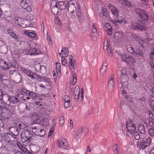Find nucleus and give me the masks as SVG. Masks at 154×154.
<instances>
[{
  "instance_id": "55",
  "label": "nucleus",
  "mask_w": 154,
  "mask_h": 154,
  "mask_svg": "<svg viewBox=\"0 0 154 154\" xmlns=\"http://www.w3.org/2000/svg\"><path fill=\"white\" fill-rule=\"evenodd\" d=\"M93 29H92V32L93 33V35H96V33H97V29L94 26V24H93Z\"/></svg>"
},
{
  "instance_id": "46",
  "label": "nucleus",
  "mask_w": 154,
  "mask_h": 154,
  "mask_svg": "<svg viewBox=\"0 0 154 154\" xmlns=\"http://www.w3.org/2000/svg\"><path fill=\"white\" fill-rule=\"evenodd\" d=\"M101 13L103 15L107 16L108 14V12L106 9L104 8H102Z\"/></svg>"
},
{
  "instance_id": "31",
  "label": "nucleus",
  "mask_w": 154,
  "mask_h": 154,
  "mask_svg": "<svg viewBox=\"0 0 154 154\" xmlns=\"http://www.w3.org/2000/svg\"><path fill=\"white\" fill-rule=\"evenodd\" d=\"M38 132L36 133L37 135L41 137L44 136L45 134V131L44 129H40L38 130Z\"/></svg>"
},
{
  "instance_id": "62",
  "label": "nucleus",
  "mask_w": 154,
  "mask_h": 154,
  "mask_svg": "<svg viewBox=\"0 0 154 154\" xmlns=\"http://www.w3.org/2000/svg\"><path fill=\"white\" fill-rule=\"evenodd\" d=\"M77 82L76 77H75V76H73V80H72V84L73 85H74Z\"/></svg>"
},
{
  "instance_id": "29",
  "label": "nucleus",
  "mask_w": 154,
  "mask_h": 154,
  "mask_svg": "<svg viewBox=\"0 0 154 154\" xmlns=\"http://www.w3.org/2000/svg\"><path fill=\"white\" fill-rule=\"evenodd\" d=\"M138 131L141 134H144L145 133V130L144 126L142 125H139L138 127Z\"/></svg>"
},
{
  "instance_id": "49",
  "label": "nucleus",
  "mask_w": 154,
  "mask_h": 154,
  "mask_svg": "<svg viewBox=\"0 0 154 154\" xmlns=\"http://www.w3.org/2000/svg\"><path fill=\"white\" fill-rule=\"evenodd\" d=\"M64 123V119L63 117H61L60 118L59 124L61 126H62Z\"/></svg>"
},
{
  "instance_id": "58",
  "label": "nucleus",
  "mask_w": 154,
  "mask_h": 154,
  "mask_svg": "<svg viewBox=\"0 0 154 154\" xmlns=\"http://www.w3.org/2000/svg\"><path fill=\"white\" fill-rule=\"evenodd\" d=\"M10 35H11L15 39L17 40L18 39L17 35L13 32L12 33V34H11Z\"/></svg>"
},
{
  "instance_id": "43",
  "label": "nucleus",
  "mask_w": 154,
  "mask_h": 154,
  "mask_svg": "<svg viewBox=\"0 0 154 154\" xmlns=\"http://www.w3.org/2000/svg\"><path fill=\"white\" fill-rule=\"evenodd\" d=\"M133 134H134V138L136 140H138L140 139V137L137 132H134Z\"/></svg>"
},
{
  "instance_id": "40",
  "label": "nucleus",
  "mask_w": 154,
  "mask_h": 154,
  "mask_svg": "<svg viewBox=\"0 0 154 154\" xmlns=\"http://www.w3.org/2000/svg\"><path fill=\"white\" fill-rule=\"evenodd\" d=\"M106 70L107 68H106V67H102L100 70V74L102 76H103L104 75V74L106 73Z\"/></svg>"
},
{
  "instance_id": "54",
  "label": "nucleus",
  "mask_w": 154,
  "mask_h": 154,
  "mask_svg": "<svg viewBox=\"0 0 154 154\" xmlns=\"http://www.w3.org/2000/svg\"><path fill=\"white\" fill-rule=\"evenodd\" d=\"M124 19L123 20H114V22L115 23V24L116 25V23H122L123 22Z\"/></svg>"
},
{
  "instance_id": "8",
  "label": "nucleus",
  "mask_w": 154,
  "mask_h": 154,
  "mask_svg": "<svg viewBox=\"0 0 154 154\" xmlns=\"http://www.w3.org/2000/svg\"><path fill=\"white\" fill-rule=\"evenodd\" d=\"M9 75L10 77L14 79L16 81L20 82L21 80V76L20 72L17 70H11L9 71Z\"/></svg>"
},
{
  "instance_id": "20",
  "label": "nucleus",
  "mask_w": 154,
  "mask_h": 154,
  "mask_svg": "<svg viewBox=\"0 0 154 154\" xmlns=\"http://www.w3.org/2000/svg\"><path fill=\"white\" fill-rule=\"evenodd\" d=\"M30 49L28 51V54L30 55L38 54L41 53V51L38 49L35 48H32L30 47Z\"/></svg>"
},
{
  "instance_id": "56",
  "label": "nucleus",
  "mask_w": 154,
  "mask_h": 154,
  "mask_svg": "<svg viewBox=\"0 0 154 154\" xmlns=\"http://www.w3.org/2000/svg\"><path fill=\"white\" fill-rule=\"evenodd\" d=\"M149 123L150 126L152 127H154V120H149Z\"/></svg>"
},
{
  "instance_id": "48",
  "label": "nucleus",
  "mask_w": 154,
  "mask_h": 154,
  "mask_svg": "<svg viewBox=\"0 0 154 154\" xmlns=\"http://www.w3.org/2000/svg\"><path fill=\"white\" fill-rule=\"evenodd\" d=\"M148 113L149 116V117L150 119H149V120H153L154 119V115L152 112L151 111H148Z\"/></svg>"
},
{
  "instance_id": "35",
  "label": "nucleus",
  "mask_w": 154,
  "mask_h": 154,
  "mask_svg": "<svg viewBox=\"0 0 154 154\" xmlns=\"http://www.w3.org/2000/svg\"><path fill=\"white\" fill-rule=\"evenodd\" d=\"M42 123L44 126H48L49 124V122L48 119L44 118L42 119Z\"/></svg>"
},
{
  "instance_id": "14",
  "label": "nucleus",
  "mask_w": 154,
  "mask_h": 154,
  "mask_svg": "<svg viewBox=\"0 0 154 154\" xmlns=\"http://www.w3.org/2000/svg\"><path fill=\"white\" fill-rule=\"evenodd\" d=\"M123 33L121 31L116 32L114 35L115 41L116 43H119L122 42Z\"/></svg>"
},
{
  "instance_id": "51",
  "label": "nucleus",
  "mask_w": 154,
  "mask_h": 154,
  "mask_svg": "<svg viewBox=\"0 0 154 154\" xmlns=\"http://www.w3.org/2000/svg\"><path fill=\"white\" fill-rule=\"evenodd\" d=\"M22 92L26 96H28V94L30 92V91L26 90V89H21Z\"/></svg>"
},
{
  "instance_id": "23",
  "label": "nucleus",
  "mask_w": 154,
  "mask_h": 154,
  "mask_svg": "<svg viewBox=\"0 0 154 154\" xmlns=\"http://www.w3.org/2000/svg\"><path fill=\"white\" fill-rule=\"evenodd\" d=\"M59 7L61 10H64L67 8L68 5V2L67 1H61L58 3Z\"/></svg>"
},
{
  "instance_id": "50",
  "label": "nucleus",
  "mask_w": 154,
  "mask_h": 154,
  "mask_svg": "<svg viewBox=\"0 0 154 154\" xmlns=\"http://www.w3.org/2000/svg\"><path fill=\"white\" fill-rule=\"evenodd\" d=\"M5 92H3L1 90H0V100H2L3 97L4 96L6 97L7 95L5 94Z\"/></svg>"
},
{
  "instance_id": "44",
  "label": "nucleus",
  "mask_w": 154,
  "mask_h": 154,
  "mask_svg": "<svg viewBox=\"0 0 154 154\" xmlns=\"http://www.w3.org/2000/svg\"><path fill=\"white\" fill-rule=\"evenodd\" d=\"M148 133L151 136H154V128H151L148 130Z\"/></svg>"
},
{
  "instance_id": "38",
  "label": "nucleus",
  "mask_w": 154,
  "mask_h": 154,
  "mask_svg": "<svg viewBox=\"0 0 154 154\" xmlns=\"http://www.w3.org/2000/svg\"><path fill=\"white\" fill-rule=\"evenodd\" d=\"M40 150V148L38 146H35L32 149V152L35 153H38L39 152Z\"/></svg>"
},
{
  "instance_id": "17",
  "label": "nucleus",
  "mask_w": 154,
  "mask_h": 154,
  "mask_svg": "<svg viewBox=\"0 0 154 154\" xmlns=\"http://www.w3.org/2000/svg\"><path fill=\"white\" fill-rule=\"evenodd\" d=\"M5 139L6 142L8 143H11L13 142H14V141L13 140H15L14 138L11 134L10 133H6L4 135Z\"/></svg>"
},
{
  "instance_id": "15",
  "label": "nucleus",
  "mask_w": 154,
  "mask_h": 154,
  "mask_svg": "<svg viewBox=\"0 0 154 154\" xmlns=\"http://www.w3.org/2000/svg\"><path fill=\"white\" fill-rule=\"evenodd\" d=\"M114 83V77L112 75L109 77L108 82L107 89L109 91H111L113 90Z\"/></svg>"
},
{
  "instance_id": "34",
  "label": "nucleus",
  "mask_w": 154,
  "mask_h": 154,
  "mask_svg": "<svg viewBox=\"0 0 154 154\" xmlns=\"http://www.w3.org/2000/svg\"><path fill=\"white\" fill-rule=\"evenodd\" d=\"M41 65L40 63L36 64L35 66V70L37 72H39Z\"/></svg>"
},
{
  "instance_id": "27",
  "label": "nucleus",
  "mask_w": 154,
  "mask_h": 154,
  "mask_svg": "<svg viewBox=\"0 0 154 154\" xmlns=\"http://www.w3.org/2000/svg\"><path fill=\"white\" fill-rule=\"evenodd\" d=\"M25 33L29 35L32 38H35L36 36V34L33 31L31 32V30H28L25 32Z\"/></svg>"
},
{
  "instance_id": "63",
  "label": "nucleus",
  "mask_w": 154,
  "mask_h": 154,
  "mask_svg": "<svg viewBox=\"0 0 154 154\" xmlns=\"http://www.w3.org/2000/svg\"><path fill=\"white\" fill-rule=\"evenodd\" d=\"M106 31L107 34L109 35H111L112 33V28L108 30H106Z\"/></svg>"
},
{
  "instance_id": "60",
  "label": "nucleus",
  "mask_w": 154,
  "mask_h": 154,
  "mask_svg": "<svg viewBox=\"0 0 154 154\" xmlns=\"http://www.w3.org/2000/svg\"><path fill=\"white\" fill-rule=\"evenodd\" d=\"M22 95H23V96H21V100H25L26 99V100H29L30 98L29 97H26L25 96V95H23V94H22Z\"/></svg>"
},
{
  "instance_id": "24",
  "label": "nucleus",
  "mask_w": 154,
  "mask_h": 154,
  "mask_svg": "<svg viewBox=\"0 0 154 154\" xmlns=\"http://www.w3.org/2000/svg\"><path fill=\"white\" fill-rule=\"evenodd\" d=\"M137 10H139L140 11H141V9H136V12L137 13L139 14L140 17L142 19H143L144 20H148L149 19V16L147 14H146L145 12L144 13H143V14H140L139 12H137Z\"/></svg>"
},
{
  "instance_id": "25",
  "label": "nucleus",
  "mask_w": 154,
  "mask_h": 154,
  "mask_svg": "<svg viewBox=\"0 0 154 154\" xmlns=\"http://www.w3.org/2000/svg\"><path fill=\"white\" fill-rule=\"evenodd\" d=\"M61 53H62V55H63V56L64 57H67L69 53L68 48H63L61 51V53H59V54L61 55Z\"/></svg>"
},
{
  "instance_id": "30",
  "label": "nucleus",
  "mask_w": 154,
  "mask_h": 154,
  "mask_svg": "<svg viewBox=\"0 0 154 154\" xmlns=\"http://www.w3.org/2000/svg\"><path fill=\"white\" fill-rule=\"evenodd\" d=\"M126 47L127 51L128 52L133 54L134 53V49L130 45H127Z\"/></svg>"
},
{
  "instance_id": "6",
  "label": "nucleus",
  "mask_w": 154,
  "mask_h": 154,
  "mask_svg": "<svg viewBox=\"0 0 154 154\" xmlns=\"http://www.w3.org/2000/svg\"><path fill=\"white\" fill-rule=\"evenodd\" d=\"M6 97L7 98L8 100L5 102V104L8 106L10 105L11 103L13 104H17L20 103L21 101L20 99L21 97H20V98H17L15 96H9L6 95Z\"/></svg>"
},
{
  "instance_id": "1",
  "label": "nucleus",
  "mask_w": 154,
  "mask_h": 154,
  "mask_svg": "<svg viewBox=\"0 0 154 154\" xmlns=\"http://www.w3.org/2000/svg\"><path fill=\"white\" fill-rule=\"evenodd\" d=\"M33 134L32 132L27 128L23 129L21 133V141L24 144H28L32 137Z\"/></svg>"
},
{
  "instance_id": "18",
  "label": "nucleus",
  "mask_w": 154,
  "mask_h": 154,
  "mask_svg": "<svg viewBox=\"0 0 154 154\" xmlns=\"http://www.w3.org/2000/svg\"><path fill=\"white\" fill-rule=\"evenodd\" d=\"M21 7L26 11L30 12L31 11V9L30 7L28 6L26 2L24 0H21L20 2Z\"/></svg>"
},
{
  "instance_id": "5",
  "label": "nucleus",
  "mask_w": 154,
  "mask_h": 154,
  "mask_svg": "<svg viewBox=\"0 0 154 154\" xmlns=\"http://www.w3.org/2000/svg\"><path fill=\"white\" fill-rule=\"evenodd\" d=\"M119 79L121 83L123 86L127 85L129 78L125 69H123L121 70V75Z\"/></svg>"
},
{
  "instance_id": "7",
  "label": "nucleus",
  "mask_w": 154,
  "mask_h": 154,
  "mask_svg": "<svg viewBox=\"0 0 154 154\" xmlns=\"http://www.w3.org/2000/svg\"><path fill=\"white\" fill-rule=\"evenodd\" d=\"M68 10L69 12L71 13H73L75 10L77 16L79 18L81 16V11L79 6H78L77 9L76 8L74 4H69L68 5Z\"/></svg>"
},
{
  "instance_id": "52",
  "label": "nucleus",
  "mask_w": 154,
  "mask_h": 154,
  "mask_svg": "<svg viewBox=\"0 0 154 154\" xmlns=\"http://www.w3.org/2000/svg\"><path fill=\"white\" fill-rule=\"evenodd\" d=\"M62 63L63 65L64 66H65L66 65V60H65V58L63 56H62Z\"/></svg>"
},
{
  "instance_id": "33",
  "label": "nucleus",
  "mask_w": 154,
  "mask_h": 154,
  "mask_svg": "<svg viewBox=\"0 0 154 154\" xmlns=\"http://www.w3.org/2000/svg\"><path fill=\"white\" fill-rule=\"evenodd\" d=\"M47 70L46 67L45 66H41L39 72L43 74H45Z\"/></svg>"
},
{
  "instance_id": "4",
  "label": "nucleus",
  "mask_w": 154,
  "mask_h": 154,
  "mask_svg": "<svg viewBox=\"0 0 154 154\" xmlns=\"http://www.w3.org/2000/svg\"><path fill=\"white\" fill-rule=\"evenodd\" d=\"M120 56L121 60L128 64H135L136 60L132 55H129L125 54H121Z\"/></svg>"
},
{
  "instance_id": "13",
  "label": "nucleus",
  "mask_w": 154,
  "mask_h": 154,
  "mask_svg": "<svg viewBox=\"0 0 154 154\" xmlns=\"http://www.w3.org/2000/svg\"><path fill=\"white\" fill-rule=\"evenodd\" d=\"M2 111L1 116L5 119H9L11 117V113L8 109L3 108Z\"/></svg>"
},
{
  "instance_id": "64",
  "label": "nucleus",
  "mask_w": 154,
  "mask_h": 154,
  "mask_svg": "<svg viewBox=\"0 0 154 154\" xmlns=\"http://www.w3.org/2000/svg\"><path fill=\"white\" fill-rule=\"evenodd\" d=\"M83 129L82 128H79L77 131V132L79 133L80 134H82V133Z\"/></svg>"
},
{
  "instance_id": "37",
  "label": "nucleus",
  "mask_w": 154,
  "mask_h": 154,
  "mask_svg": "<svg viewBox=\"0 0 154 154\" xmlns=\"http://www.w3.org/2000/svg\"><path fill=\"white\" fill-rule=\"evenodd\" d=\"M103 28L106 31L112 28L110 24L109 23H105Z\"/></svg>"
},
{
  "instance_id": "53",
  "label": "nucleus",
  "mask_w": 154,
  "mask_h": 154,
  "mask_svg": "<svg viewBox=\"0 0 154 154\" xmlns=\"http://www.w3.org/2000/svg\"><path fill=\"white\" fill-rule=\"evenodd\" d=\"M54 22L58 25H60L61 24V21L59 18H56L54 20Z\"/></svg>"
},
{
  "instance_id": "47",
  "label": "nucleus",
  "mask_w": 154,
  "mask_h": 154,
  "mask_svg": "<svg viewBox=\"0 0 154 154\" xmlns=\"http://www.w3.org/2000/svg\"><path fill=\"white\" fill-rule=\"evenodd\" d=\"M114 150V152L115 154H118L119 150L117 148V145L116 144H115L113 147Z\"/></svg>"
},
{
  "instance_id": "21",
  "label": "nucleus",
  "mask_w": 154,
  "mask_h": 154,
  "mask_svg": "<svg viewBox=\"0 0 154 154\" xmlns=\"http://www.w3.org/2000/svg\"><path fill=\"white\" fill-rule=\"evenodd\" d=\"M131 26L132 28L136 30H143L144 28L143 25L136 23H132L131 24Z\"/></svg>"
},
{
  "instance_id": "36",
  "label": "nucleus",
  "mask_w": 154,
  "mask_h": 154,
  "mask_svg": "<svg viewBox=\"0 0 154 154\" xmlns=\"http://www.w3.org/2000/svg\"><path fill=\"white\" fill-rule=\"evenodd\" d=\"M65 100V103L64 104V106L65 108H68L70 106V100H66V99L64 100Z\"/></svg>"
},
{
  "instance_id": "19",
  "label": "nucleus",
  "mask_w": 154,
  "mask_h": 154,
  "mask_svg": "<svg viewBox=\"0 0 154 154\" xmlns=\"http://www.w3.org/2000/svg\"><path fill=\"white\" fill-rule=\"evenodd\" d=\"M69 60L70 62L69 63L68 67L70 69L72 72H74L75 70V61L74 60H73V57L72 56L69 57Z\"/></svg>"
},
{
  "instance_id": "26",
  "label": "nucleus",
  "mask_w": 154,
  "mask_h": 154,
  "mask_svg": "<svg viewBox=\"0 0 154 154\" xmlns=\"http://www.w3.org/2000/svg\"><path fill=\"white\" fill-rule=\"evenodd\" d=\"M56 71L57 76H60L61 75L60 73L61 65L59 63H56Z\"/></svg>"
},
{
  "instance_id": "32",
  "label": "nucleus",
  "mask_w": 154,
  "mask_h": 154,
  "mask_svg": "<svg viewBox=\"0 0 154 154\" xmlns=\"http://www.w3.org/2000/svg\"><path fill=\"white\" fill-rule=\"evenodd\" d=\"M32 132L35 135H37L36 133H38V130H40V129L38 128V127H32Z\"/></svg>"
},
{
  "instance_id": "2",
  "label": "nucleus",
  "mask_w": 154,
  "mask_h": 154,
  "mask_svg": "<svg viewBox=\"0 0 154 154\" xmlns=\"http://www.w3.org/2000/svg\"><path fill=\"white\" fill-rule=\"evenodd\" d=\"M126 128L125 130L123 131V133L125 135L129 136L130 135H132L136 131L135 125L133 123V121L129 119L126 122Z\"/></svg>"
},
{
  "instance_id": "57",
  "label": "nucleus",
  "mask_w": 154,
  "mask_h": 154,
  "mask_svg": "<svg viewBox=\"0 0 154 154\" xmlns=\"http://www.w3.org/2000/svg\"><path fill=\"white\" fill-rule=\"evenodd\" d=\"M12 66L17 69L19 68L18 64L16 62H14L12 64Z\"/></svg>"
},
{
  "instance_id": "10",
  "label": "nucleus",
  "mask_w": 154,
  "mask_h": 154,
  "mask_svg": "<svg viewBox=\"0 0 154 154\" xmlns=\"http://www.w3.org/2000/svg\"><path fill=\"white\" fill-rule=\"evenodd\" d=\"M57 144L58 147L66 149H69V146L67 140L65 138H63L59 139L57 141Z\"/></svg>"
},
{
  "instance_id": "39",
  "label": "nucleus",
  "mask_w": 154,
  "mask_h": 154,
  "mask_svg": "<svg viewBox=\"0 0 154 154\" xmlns=\"http://www.w3.org/2000/svg\"><path fill=\"white\" fill-rule=\"evenodd\" d=\"M152 97V95H151L149 97V100L150 102V105L151 106L152 109L154 110V100H150V98H151V97Z\"/></svg>"
},
{
  "instance_id": "9",
  "label": "nucleus",
  "mask_w": 154,
  "mask_h": 154,
  "mask_svg": "<svg viewBox=\"0 0 154 154\" xmlns=\"http://www.w3.org/2000/svg\"><path fill=\"white\" fill-rule=\"evenodd\" d=\"M151 139L149 137L143 141L138 142L137 146L140 149H144L146 147L149 146L151 142Z\"/></svg>"
},
{
  "instance_id": "41",
  "label": "nucleus",
  "mask_w": 154,
  "mask_h": 154,
  "mask_svg": "<svg viewBox=\"0 0 154 154\" xmlns=\"http://www.w3.org/2000/svg\"><path fill=\"white\" fill-rule=\"evenodd\" d=\"M27 96H29L31 99H33L36 96V95L35 93L30 91V92L29 93Z\"/></svg>"
},
{
  "instance_id": "42",
  "label": "nucleus",
  "mask_w": 154,
  "mask_h": 154,
  "mask_svg": "<svg viewBox=\"0 0 154 154\" xmlns=\"http://www.w3.org/2000/svg\"><path fill=\"white\" fill-rule=\"evenodd\" d=\"M150 58L152 61H154V48L151 51Z\"/></svg>"
},
{
  "instance_id": "3",
  "label": "nucleus",
  "mask_w": 154,
  "mask_h": 154,
  "mask_svg": "<svg viewBox=\"0 0 154 154\" xmlns=\"http://www.w3.org/2000/svg\"><path fill=\"white\" fill-rule=\"evenodd\" d=\"M22 70L24 73L26 74L28 77L32 79H37L41 80L44 79V77L40 75H38L35 72H32L29 69L23 68L22 69Z\"/></svg>"
},
{
  "instance_id": "61",
  "label": "nucleus",
  "mask_w": 154,
  "mask_h": 154,
  "mask_svg": "<svg viewBox=\"0 0 154 154\" xmlns=\"http://www.w3.org/2000/svg\"><path fill=\"white\" fill-rule=\"evenodd\" d=\"M23 152L26 153L27 151L26 148L24 146H23L20 149Z\"/></svg>"
},
{
  "instance_id": "22",
  "label": "nucleus",
  "mask_w": 154,
  "mask_h": 154,
  "mask_svg": "<svg viewBox=\"0 0 154 154\" xmlns=\"http://www.w3.org/2000/svg\"><path fill=\"white\" fill-rule=\"evenodd\" d=\"M51 11L53 13L57 15L58 13V4L57 2L56 3L55 5L52 6V5H51Z\"/></svg>"
},
{
  "instance_id": "16",
  "label": "nucleus",
  "mask_w": 154,
  "mask_h": 154,
  "mask_svg": "<svg viewBox=\"0 0 154 154\" xmlns=\"http://www.w3.org/2000/svg\"><path fill=\"white\" fill-rule=\"evenodd\" d=\"M108 6L111 10L112 14L115 16L117 18L119 19V11L118 9L110 3L108 4Z\"/></svg>"
},
{
  "instance_id": "11",
  "label": "nucleus",
  "mask_w": 154,
  "mask_h": 154,
  "mask_svg": "<svg viewBox=\"0 0 154 154\" xmlns=\"http://www.w3.org/2000/svg\"><path fill=\"white\" fill-rule=\"evenodd\" d=\"M70 92L72 93L75 100L76 101H78L79 100L80 94L79 87L76 85L74 89L71 88Z\"/></svg>"
},
{
  "instance_id": "28",
  "label": "nucleus",
  "mask_w": 154,
  "mask_h": 154,
  "mask_svg": "<svg viewBox=\"0 0 154 154\" xmlns=\"http://www.w3.org/2000/svg\"><path fill=\"white\" fill-rule=\"evenodd\" d=\"M22 19L20 17H15L14 18V22L17 24L19 25L20 26H22L21 23Z\"/></svg>"
},
{
  "instance_id": "59",
  "label": "nucleus",
  "mask_w": 154,
  "mask_h": 154,
  "mask_svg": "<svg viewBox=\"0 0 154 154\" xmlns=\"http://www.w3.org/2000/svg\"><path fill=\"white\" fill-rule=\"evenodd\" d=\"M81 135L82 134H80L79 133H78V132H76V134L75 135V139L77 140L78 139V138H79L81 137Z\"/></svg>"
},
{
  "instance_id": "45",
  "label": "nucleus",
  "mask_w": 154,
  "mask_h": 154,
  "mask_svg": "<svg viewBox=\"0 0 154 154\" xmlns=\"http://www.w3.org/2000/svg\"><path fill=\"white\" fill-rule=\"evenodd\" d=\"M124 5L126 7L129 8L131 7L132 6L130 2L127 0L125 1V3H124Z\"/></svg>"
},
{
  "instance_id": "12",
  "label": "nucleus",
  "mask_w": 154,
  "mask_h": 154,
  "mask_svg": "<svg viewBox=\"0 0 154 154\" xmlns=\"http://www.w3.org/2000/svg\"><path fill=\"white\" fill-rule=\"evenodd\" d=\"M9 131L11 133V135L14 138L15 140L17 139V137L19 134L20 132V131L19 130V128L17 127H11L9 128Z\"/></svg>"
}]
</instances>
